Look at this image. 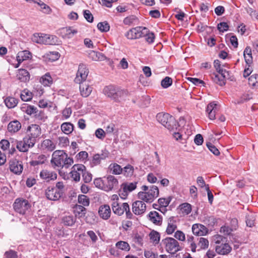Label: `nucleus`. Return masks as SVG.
<instances>
[{
  "instance_id": "4468645a",
  "label": "nucleus",
  "mask_w": 258,
  "mask_h": 258,
  "mask_svg": "<svg viewBox=\"0 0 258 258\" xmlns=\"http://www.w3.org/2000/svg\"><path fill=\"white\" fill-rule=\"evenodd\" d=\"M53 186H49L45 190V194L47 199L50 201H57L61 197V192L58 191Z\"/></svg>"
},
{
  "instance_id": "473e14b6",
  "label": "nucleus",
  "mask_w": 258,
  "mask_h": 258,
  "mask_svg": "<svg viewBox=\"0 0 258 258\" xmlns=\"http://www.w3.org/2000/svg\"><path fill=\"white\" fill-rule=\"evenodd\" d=\"M180 213L182 215H186L189 214L191 211V205L188 203H183L179 206Z\"/></svg>"
},
{
  "instance_id": "680f3d73",
  "label": "nucleus",
  "mask_w": 258,
  "mask_h": 258,
  "mask_svg": "<svg viewBox=\"0 0 258 258\" xmlns=\"http://www.w3.org/2000/svg\"><path fill=\"white\" fill-rule=\"evenodd\" d=\"M4 258H18V255L16 251L10 250L5 252Z\"/></svg>"
},
{
  "instance_id": "de8ad7c7",
  "label": "nucleus",
  "mask_w": 258,
  "mask_h": 258,
  "mask_svg": "<svg viewBox=\"0 0 258 258\" xmlns=\"http://www.w3.org/2000/svg\"><path fill=\"white\" fill-rule=\"evenodd\" d=\"M123 169V174L124 176L126 177H130L131 176L133 173L134 169L133 166H132L131 165H127L126 166H125Z\"/></svg>"
},
{
  "instance_id": "f257e3e1",
  "label": "nucleus",
  "mask_w": 258,
  "mask_h": 258,
  "mask_svg": "<svg viewBox=\"0 0 258 258\" xmlns=\"http://www.w3.org/2000/svg\"><path fill=\"white\" fill-rule=\"evenodd\" d=\"M141 189L142 191L138 193V197L144 202L151 203L159 196V190L157 186L151 185L149 187L144 185Z\"/></svg>"
},
{
  "instance_id": "a18cd8bd",
  "label": "nucleus",
  "mask_w": 258,
  "mask_h": 258,
  "mask_svg": "<svg viewBox=\"0 0 258 258\" xmlns=\"http://www.w3.org/2000/svg\"><path fill=\"white\" fill-rule=\"evenodd\" d=\"M32 97V93L28 90H24L21 94V98L24 101L31 100Z\"/></svg>"
},
{
  "instance_id": "cd10ccee",
  "label": "nucleus",
  "mask_w": 258,
  "mask_h": 258,
  "mask_svg": "<svg viewBox=\"0 0 258 258\" xmlns=\"http://www.w3.org/2000/svg\"><path fill=\"white\" fill-rule=\"evenodd\" d=\"M177 228L176 221L174 217H171L168 219V226L166 229V232L168 234H172Z\"/></svg>"
},
{
  "instance_id": "393cba45",
  "label": "nucleus",
  "mask_w": 258,
  "mask_h": 258,
  "mask_svg": "<svg viewBox=\"0 0 258 258\" xmlns=\"http://www.w3.org/2000/svg\"><path fill=\"white\" fill-rule=\"evenodd\" d=\"M22 125L20 121L14 120L10 122L8 125V131L11 134L17 133L21 128Z\"/></svg>"
},
{
  "instance_id": "f3484780",
  "label": "nucleus",
  "mask_w": 258,
  "mask_h": 258,
  "mask_svg": "<svg viewBox=\"0 0 258 258\" xmlns=\"http://www.w3.org/2000/svg\"><path fill=\"white\" fill-rule=\"evenodd\" d=\"M40 177L46 182L56 179L57 175L54 171L43 169L40 172Z\"/></svg>"
},
{
  "instance_id": "09e8293b",
  "label": "nucleus",
  "mask_w": 258,
  "mask_h": 258,
  "mask_svg": "<svg viewBox=\"0 0 258 258\" xmlns=\"http://www.w3.org/2000/svg\"><path fill=\"white\" fill-rule=\"evenodd\" d=\"M199 241L198 246L201 249H206L209 246V241L207 239L204 237H200L198 238Z\"/></svg>"
},
{
  "instance_id": "603ef678",
  "label": "nucleus",
  "mask_w": 258,
  "mask_h": 258,
  "mask_svg": "<svg viewBox=\"0 0 258 258\" xmlns=\"http://www.w3.org/2000/svg\"><path fill=\"white\" fill-rule=\"evenodd\" d=\"M248 84L252 86H258V75L253 74L248 78Z\"/></svg>"
},
{
  "instance_id": "bf43d9fd",
  "label": "nucleus",
  "mask_w": 258,
  "mask_h": 258,
  "mask_svg": "<svg viewBox=\"0 0 258 258\" xmlns=\"http://www.w3.org/2000/svg\"><path fill=\"white\" fill-rule=\"evenodd\" d=\"M207 147L209 150L212 152L215 155L218 156L220 154L219 150L212 143L209 142L207 143Z\"/></svg>"
},
{
  "instance_id": "6ab92c4d",
  "label": "nucleus",
  "mask_w": 258,
  "mask_h": 258,
  "mask_svg": "<svg viewBox=\"0 0 258 258\" xmlns=\"http://www.w3.org/2000/svg\"><path fill=\"white\" fill-rule=\"evenodd\" d=\"M80 84V91L82 96L87 97L89 96L92 91V88L89 81L83 82Z\"/></svg>"
},
{
  "instance_id": "58836bf2",
  "label": "nucleus",
  "mask_w": 258,
  "mask_h": 258,
  "mask_svg": "<svg viewBox=\"0 0 258 258\" xmlns=\"http://www.w3.org/2000/svg\"><path fill=\"white\" fill-rule=\"evenodd\" d=\"M88 56L95 61L102 60L104 57L101 53L93 50L90 51L89 52Z\"/></svg>"
},
{
  "instance_id": "bb28decb",
  "label": "nucleus",
  "mask_w": 258,
  "mask_h": 258,
  "mask_svg": "<svg viewBox=\"0 0 258 258\" xmlns=\"http://www.w3.org/2000/svg\"><path fill=\"white\" fill-rule=\"evenodd\" d=\"M17 77L18 80L23 82H26L30 79L29 72L25 69H19L18 70Z\"/></svg>"
},
{
  "instance_id": "0eeeda50",
  "label": "nucleus",
  "mask_w": 258,
  "mask_h": 258,
  "mask_svg": "<svg viewBox=\"0 0 258 258\" xmlns=\"http://www.w3.org/2000/svg\"><path fill=\"white\" fill-rule=\"evenodd\" d=\"M66 158V153L63 150H56L52 155L50 163L53 168L62 167L63 161Z\"/></svg>"
},
{
  "instance_id": "79ce46f5",
  "label": "nucleus",
  "mask_w": 258,
  "mask_h": 258,
  "mask_svg": "<svg viewBox=\"0 0 258 258\" xmlns=\"http://www.w3.org/2000/svg\"><path fill=\"white\" fill-rule=\"evenodd\" d=\"M86 209L81 206L77 205L75 209V213L76 216L79 217H82L85 215Z\"/></svg>"
},
{
  "instance_id": "aec40b11",
  "label": "nucleus",
  "mask_w": 258,
  "mask_h": 258,
  "mask_svg": "<svg viewBox=\"0 0 258 258\" xmlns=\"http://www.w3.org/2000/svg\"><path fill=\"white\" fill-rule=\"evenodd\" d=\"M218 110V105L215 102L208 104L206 109V112L210 119L214 120L216 118V113Z\"/></svg>"
},
{
  "instance_id": "052dcab7",
  "label": "nucleus",
  "mask_w": 258,
  "mask_h": 258,
  "mask_svg": "<svg viewBox=\"0 0 258 258\" xmlns=\"http://www.w3.org/2000/svg\"><path fill=\"white\" fill-rule=\"evenodd\" d=\"M138 39L142 37H145L148 32V29L144 27H138Z\"/></svg>"
},
{
  "instance_id": "20e7f679",
  "label": "nucleus",
  "mask_w": 258,
  "mask_h": 258,
  "mask_svg": "<svg viewBox=\"0 0 258 258\" xmlns=\"http://www.w3.org/2000/svg\"><path fill=\"white\" fill-rule=\"evenodd\" d=\"M103 92L105 95L116 102L120 101L122 98L126 94L123 90L113 86L105 87L103 89Z\"/></svg>"
},
{
  "instance_id": "a19ab883",
  "label": "nucleus",
  "mask_w": 258,
  "mask_h": 258,
  "mask_svg": "<svg viewBox=\"0 0 258 258\" xmlns=\"http://www.w3.org/2000/svg\"><path fill=\"white\" fill-rule=\"evenodd\" d=\"M40 82L45 86H48L52 83V79L48 73L43 76L40 79Z\"/></svg>"
},
{
  "instance_id": "e2e57ef3",
  "label": "nucleus",
  "mask_w": 258,
  "mask_h": 258,
  "mask_svg": "<svg viewBox=\"0 0 258 258\" xmlns=\"http://www.w3.org/2000/svg\"><path fill=\"white\" fill-rule=\"evenodd\" d=\"M232 231V228L229 227L228 226L224 225L221 227L220 232L225 235H228Z\"/></svg>"
},
{
  "instance_id": "a211bd4d",
  "label": "nucleus",
  "mask_w": 258,
  "mask_h": 258,
  "mask_svg": "<svg viewBox=\"0 0 258 258\" xmlns=\"http://www.w3.org/2000/svg\"><path fill=\"white\" fill-rule=\"evenodd\" d=\"M146 209V204L143 201H137L133 204V212L136 215H141L143 214Z\"/></svg>"
},
{
  "instance_id": "39448f33",
  "label": "nucleus",
  "mask_w": 258,
  "mask_h": 258,
  "mask_svg": "<svg viewBox=\"0 0 258 258\" xmlns=\"http://www.w3.org/2000/svg\"><path fill=\"white\" fill-rule=\"evenodd\" d=\"M162 244L164 246L166 250L171 254H175L181 249L178 242L173 238L167 237L163 239Z\"/></svg>"
},
{
  "instance_id": "864d4df0",
  "label": "nucleus",
  "mask_w": 258,
  "mask_h": 258,
  "mask_svg": "<svg viewBox=\"0 0 258 258\" xmlns=\"http://www.w3.org/2000/svg\"><path fill=\"white\" fill-rule=\"evenodd\" d=\"M172 79L169 77H166L162 80L161 85L163 88H167L170 86L172 85Z\"/></svg>"
},
{
  "instance_id": "412c9836",
  "label": "nucleus",
  "mask_w": 258,
  "mask_h": 258,
  "mask_svg": "<svg viewBox=\"0 0 258 258\" xmlns=\"http://www.w3.org/2000/svg\"><path fill=\"white\" fill-rule=\"evenodd\" d=\"M127 208H128V204L126 203H124L121 205H119L118 202H116L112 203L113 212L119 216L124 213V210H126Z\"/></svg>"
},
{
  "instance_id": "69168bd1",
  "label": "nucleus",
  "mask_w": 258,
  "mask_h": 258,
  "mask_svg": "<svg viewBox=\"0 0 258 258\" xmlns=\"http://www.w3.org/2000/svg\"><path fill=\"white\" fill-rule=\"evenodd\" d=\"M94 184L95 186L102 190L104 188V177L102 178H96L94 180Z\"/></svg>"
},
{
  "instance_id": "6e6552de",
  "label": "nucleus",
  "mask_w": 258,
  "mask_h": 258,
  "mask_svg": "<svg viewBox=\"0 0 258 258\" xmlns=\"http://www.w3.org/2000/svg\"><path fill=\"white\" fill-rule=\"evenodd\" d=\"M13 206L15 211L22 215L25 214L30 208L28 201L23 198L16 199Z\"/></svg>"
},
{
  "instance_id": "2eb2a0df",
  "label": "nucleus",
  "mask_w": 258,
  "mask_h": 258,
  "mask_svg": "<svg viewBox=\"0 0 258 258\" xmlns=\"http://www.w3.org/2000/svg\"><path fill=\"white\" fill-rule=\"evenodd\" d=\"M85 169V166L83 164H76L72 167V170L70 174L71 177L75 181H79L80 180L81 175L82 176L83 170Z\"/></svg>"
},
{
  "instance_id": "c9c22d12",
  "label": "nucleus",
  "mask_w": 258,
  "mask_h": 258,
  "mask_svg": "<svg viewBox=\"0 0 258 258\" xmlns=\"http://www.w3.org/2000/svg\"><path fill=\"white\" fill-rule=\"evenodd\" d=\"M46 160V157L44 155H40L36 160L31 161L30 163L31 166H35L44 164Z\"/></svg>"
},
{
  "instance_id": "72a5a7b5",
  "label": "nucleus",
  "mask_w": 258,
  "mask_h": 258,
  "mask_svg": "<svg viewBox=\"0 0 258 258\" xmlns=\"http://www.w3.org/2000/svg\"><path fill=\"white\" fill-rule=\"evenodd\" d=\"M138 27L131 29L126 34L125 36L129 39H138Z\"/></svg>"
},
{
  "instance_id": "2f4dec72",
  "label": "nucleus",
  "mask_w": 258,
  "mask_h": 258,
  "mask_svg": "<svg viewBox=\"0 0 258 258\" xmlns=\"http://www.w3.org/2000/svg\"><path fill=\"white\" fill-rule=\"evenodd\" d=\"M5 103L9 108H13L18 104V99L13 97H8L5 99Z\"/></svg>"
},
{
  "instance_id": "f704fd0d",
  "label": "nucleus",
  "mask_w": 258,
  "mask_h": 258,
  "mask_svg": "<svg viewBox=\"0 0 258 258\" xmlns=\"http://www.w3.org/2000/svg\"><path fill=\"white\" fill-rule=\"evenodd\" d=\"M77 32V30L70 27L63 28L62 33H63L64 35L62 37L64 38H71Z\"/></svg>"
},
{
  "instance_id": "3c124183",
  "label": "nucleus",
  "mask_w": 258,
  "mask_h": 258,
  "mask_svg": "<svg viewBox=\"0 0 258 258\" xmlns=\"http://www.w3.org/2000/svg\"><path fill=\"white\" fill-rule=\"evenodd\" d=\"M98 29L101 32H108L110 29V26L109 24L106 22L104 21L103 22H100L97 24Z\"/></svg>"
},
{
  "instance_id": "5701e85b",
  "label": "nucleus",
  "mask_w": 258,
  "mask_h": 258,
  "mask_svg": "<svg viewBox=\"0 0 258 258\" xmlns=\"http://www.w3.org/2000/svg\"><path fill=\"white\" fill-rule=\"evenodd\" d=\"M98 213L100 217L104 220H107L111 215L110 207L107 205H104L99 207Z\"/></svg>"
},
{
  "instance_id": "6e6d98bb",
  "label": "nucleus",
  "mask_w": 258,
  "mask_h": 258,
  "mask_svg": "<svg viewBox=\"0 0 258 258\" xmlns=\"http://www.w3.org/2000/svg\"><path fill=\"white\" fill-rule=\"evenodd\" d=\"M170 201H171L170 197H169L167 199L162 198L159 199L158 200V202L159 204L161 207H167L169 205Z\"/></svg>"
},
{
  "instance_id": "f03ea898",
  "label": "nucleus",
  "mask_w": 258,
  "mask_h": 258,
  "mask_svg": "<svg viewBox=\"0 0 258 258\" xmlns=\"http://www.w3.org/2000/svg\"><path fill=\"white\" fill-rule=\"evenodd\" d=\"M33 42L44 45H56L60 42L58 38L55 35L44 33H35L32 37Z\"/></svg>"
},
{
  "instance_id": "49530a36",
  "label": "nucleus",
  "mask_w": 258,
  "mask_h": 258,
  "mask_svg": "<svg viewBox=\"0 0 258 258\" xmlns=\"http://www.w3.org/2000/svg\"><path fill=\"white\" fill-rule=\"evenodd\" d=\"M149 237L151 241L154 244H157L159 243L160 240V234L159 233L155 231H152L149 234Z\"/></svg>"
},
{
  "instance_id": "f8f14e48",
  "label": "nucleus",
  "mask_w": 258,
  "mask_h": 258,
  "mask_svg": "<svg viewBox=\"0 0 258 258\" xmlns=\"http://www.w3.org/2000/svg\"><path fill=\"white\" fill-rule=\"evenodd\" d=\"M137 182H125L121 185V190L120 191L119 195L122 198H125L128 194L135 190L137 187Z\"/></svg>"
},
{
  "instance_id": "9b49d317",
  "label": "nucleus",
  "mask_w": 258,
  "mask_h": 258,
  "mask_svg": "<svg viewBox=\"0 0 258 258\" xmlns=\"http://www.w3.org/2000/svg\"><path fill=\"white\" fill-rule=\"evenodd\" d=\"M16 146L17 149L20 151L25 152L28 151L30 148L33 147L35 144L33 143L26 137H24L23 140L16 141L14 145Z\"/></svg>"
},
{
  "instance_id": "c03bdc74",
  "label": "nucleus",
  "mask_w": 258,
  "mask_h": 258,
  "mask_svg": "<svg viewBox=\"0 0 258 258\" xmlns=\"http://www.w3.org/2000/svg\"><path fill=\"white\" fill-rule=\"evenodd\" d=\"M78 200V203L82 205L81 206L83 207L88 206L90 204L89 198L84 195H79Z\"/></svg>"
},
{
  "instance_id": "774afa93",
  "label": "nucleus",
  "mask_w": 258,
  "mask_h": 258,
  "mask_svg": "<svg viewBox=\"0 0 258 258\" xmlns=\"http://www.w3.org/2000/svg\"><path fill=\"white\" fill-rule=\"evenodd\" d=\"M174 237L178 240L184 241L185 240V234L183 232L180 230H177L174 234Z\"/></svg>"
},
{
  "instance_id": "c85d7f7f",
  "label": "nucleus",
  "mask_w": 258,
  "mask_h": 258,
  "mask_svg": "<svg viewBox=\"0 0 258 258\" xmlns=\"http://www.w3.org/2000/svg\"><path fill=\"white\" fill-rule=\"evenodd\" d=\"M108 170H109L110 173L115 175L121 174L123 171V169L121 167L115 163L110 164L108 167Z\"/></svg>"
},
{
  "instance_id": "b1692460",
  "label": "nucleus",
  "mask_w": 258,
  "mask_h": 258,
  "mask_svg": "<svg viewBox=\"0 0 258 258\" xmlns=\"http://www.w3.org/2000/svg\"><path fill=\"white\" fill-rule=\"evenodd\" d=\"M232 248L229 244L221 243L216 246L215 250L219 254L225 255L228 254L231 251Z\"/></svg>"
},
{
  "instance_id": "7c9ffc66",
  "label": "nucleus",
  "mask_w": 258,
  "mask_h": 258,
  "mask_svg": "<svg viewBox=\"0 0 258 258\" xmlns=\"http://www.w3.org/2000/svg\"><path fill=\"white\" fill-rule=\"evenodd\" d=\"M123 22L126 25H136L139 23V20L136 16L131 15L125 18Z\"/></svg>"
},
{
  "instance_id": "e433bc0d",
  "label": "nucleus",
  "mask_w": 258,
  "mask_h": 258,
  "mask_svg": "<svg viewBox=\"0 0 258 258\" xmlns=\"http://www.w3.org/2000/svg\"><path fill=\"white\" fill-rule=\"evenodd\" d=\"M115 246L116 248L121 250L128 251L130 250V246L129 244L124 241H119L116 243Z\"/></svg>"
},
{
  "instance_id": "c756f323",
  "label": "nucleus",
  "mask_w": 258,
  "mask_h": 258,
  "mask_svg": "<svg viewBox=\"0 0 258 258\" xmlns=\"http://www.w3.org/2000/svg\"><path fill=\"white\" fill-rule=\"evenodd\" d=\"M61 130L65 134L69 135L74 130V125L69 122H63L60 126Z\"/></svg>"
},
{
  "instance_id": "4be33fe9",
  "label": "nucleus",
  "mask_w": 258,
  "mask_h": 258,
  "mask_svg": "<svg viewBox=\"0 0 258 258\" xmlns=\"http://www.w3.org/2000/svg\"><path fill=\"white\" fill-rule=\"evenodd\" d=\"M148 219L153 224L160 225L162 221V217L157 212L151 211L148 215Z\"/></svg>"
},
{
  "instance_id": "4d7b16f0",
  "label": "nucleus",
  "mask_w": 258,
  "mask_h": 258,
  "mask_svg": "<svg viewBox=\"0 0 258 258\" xmlns=\"http://www.w3.org/2000/svg\"><path fill=\"white\" fill-rule=\"evenodd\" d=\"M69 140L67 137H59L58 138V145L61 147H65L69 145Z\"/></svg>"
},
{
  "instance_id": "5fc2aeb1",
  "label": "nucleus",
  "mask_w": 258,
  "mask_h": 258,
  "mask_svg": "<svg viewBox=\"0 0 258 258\" xmlns=\"http://www.w3.org/2000/svg\"><path fill=\"white\" fill-rule=\"evenodd\" d=\"M82 177L85 182L89 183L92 180V174L86 170V169L83 170Z\"/></svg>"
},
{
  "instance_id": "13d9d810",
  "label": "nucleus",
  "mask_w": 258,
  "mask_h": 258,
  "mask_svg": "<svg viewBox=\"0 0 258 258\" xmlns=\"http://www.w3.org/2000/svg\"><path fill=\"white\" fill-rule=\"evenodd\" d=\"M74 163V160L72 158L69 157L67 154L66 153V158L63 161V165L62 168L65 167L66 168H69Z\"/></svg>"
},
{
  "instance_id": "37998d69",
  "label": "nucleus",
  "mask_w": 258,
  "mask_h": 258,
  "mask_svg": "<svg viewBox=\"0 0 258 258\" xmlns=\"http://www.w3.org/2000/svg\"><path fill=\"white\" fill-rule=\"evenodd\" d=\"M62 222L64 225L68 226H71L74 224L76 222V219L72 216H66L62 219Z\"/></svg>"
},
{
  "instance_id": "7ed1b4c3",
  "label": "nucleus",
  "mask_w": 258,
  "mask_h": 258,
  "mask_svg": "<svg viewBox=\"0 0 258 258\" xmlns=\"http://www.w3.org/2000/svg\"><path fill=\"white\" fill-rule=\"evenodd\" d=\"M156 119L159 122L170 131L177 130L179 126L174 117L167 113H158L156 115Z\"/></svg>"
},
{
  "instance_id": "338daca9",
  "label": "nucleus",
  "mask_w": 258,
  "mask_h": 258,
  "mask_svg": "<svg viewBox=\"0 0 258 258\" xmlns=\"http://www.w3.org/2000/svg\"><path fill=\"white\" fill-rule=\"evenodd\" d=\"M217 28L219 31L223 32L228 30L229 26L226 22H221L218 24Z\"/></svg>"
},
{
  "instance_id": "4c0bfd02",
  "label": "nucleus",
  "mask_w": 258,
  "mask_h": 258,
  "mask_svg": "<svg viewBox=\"0 0 258 258\" xmlns=\"http://www.w3.org/2000/svg\"><path fill=\"white\" fill-rule=\"evenodd\" d=\"M201 224H195L192 226V231L194 234L197 235H204L206 234V231H201V229L203 228Z\"/></svg>"
},
{
  "instance_id": "a878e982",
  "label": "nucleus",
  "mask_w": 258,
  "mask_h": 258,
  "mask_svg": "<svg viewBox=\"0 0 258 258\" xmlns=\"http://www.w3.org/2000/svg\"><path fill=\"white\" fill-rule=\"evenodd\" d=\"M41 147L43 149L51 152L55 149L56 143L49 139H46L42 142Z\"/></svg>"
},
{
  "instance_id": "0e129e2a",
  "label": "nucleus",
  "mask_w": 258,
  "mask_h": 258,
  "mask_svg": "<svg viewBox=\"0 0 258 258\" xmlns=\"http://www.w3.org/2000/svg\"><path fill=\"white\" fill-rule=\"evenodd\" d=\"M147 33V35L145 36L146 41L149 43H153L155 39L154 34L153 32H150L149 30Z\"/></svg>"
},
{
  "instance_id": "ddd939ff",
  "label": "nucleus",
  "mask_w": 258,
  "mask_h": 258,
  "mask_svg": "<svg viewBox=\"0 0 258 258\" xmlns=\"http://www.w3.org/2000/svg\"><path fill=\"white\" fill-rule=\"evenodd\" d=\"M229 76V72L227 71H221V73H214L212 75V79L215 83L222 86L225 84V79Z\"/></svg>"
},
{
  "instance_id": "9d476101",
  "label": "nucleus",
  "mask_w": 258,
  "mask_h": 258,
  "mask_svg": "<svg viewBox=\"0 0 258 258\" xmlns=\"http://www.w3.org/2000/svg\"><path fill=\"white\" fill-rule=\"evenodd\" d=\"M89 73L88 69H87L86 66L81 64L79 66L78 70L75 79V82L76 83L80 84L83 82H86L87 77Z\"/></svg>"
},
{
  "instance_id": "dca6fc26",
  "label": "nucleus",
  "mask_w": 258,
  "mask_h": 258,
  "mask_svg": "<svg viewBox=\"0 0 258 258\" xmlns=\"http://www.w3.org/2000/svg\"><path fill=\"white\" fill-rule=\"evenodd\" d=\"M9 168L11 172L16 174H20L23 169V166L21 161L16 159H12L9 161Z\"/></svg>"
},
{
  "instance_id": "423d86ee",
  "label": "nucleus",
  "mask_w": 258,
  "mask_h": 258,
  "mask_svg": "<svg viewBox=\"0 0 258 258\" xmlns=\"http://www.w3.org/2000/svg\"><path fill=\"white\" fill-rule=\"evenodd\" d=\"M41 134V129L40 126L36 124H32L29 125L26 130V136H25L33 143L35 144L36 139Z\"/></svg>"
},
{
  "instance_id": "1a4fd4ad",
  "label": "nucleus",
  "mask_w": 258,
  "mask_h": 258,
  "mask_svg": "<svg viewBox=\"0 0 258 258\" xmlns=\"http://www.w3.org/2000/svg\"><path fill=\"white\" fill-rule=\"evenodd\" d=\"M118 181L117 179L113 175H108L104 177V188L103 190L110 191L117 188Z\"/></svg>"
},
{
  "instance_id": "8fccbe9b",
  "label": "nucleus",
  "mask_w": 258,
  "mask_h": 258,
  "mask_svg": "<svg viewBox=\"0 0 258 258\" xmlns=\"http://www.w3.org/2000/svg\"><path fill=\"white\" fill-rule=\"evenodd\" d=\"M25 106L23 108H26L25 112L28 115H32L35 114L36 116L37 115V108L31 105H28L27 104L25 105Z\"/></svg>"
},
{
  "instance_id": "ea45409f",
  "label": "nucleus",
  "mask_w": 258,
  "mask_h": 258,
  "mask_svg": "<svg viewBox=\"0 0 258 258\" xmlns=\"http://www.w3.org/2000/svg\"><path fill=\"white\" fill-rule=\"evenodd\" d=\"M26 54H29L27 51H23L19 52L17 56V60L18 63L16 65L15 68H18L20 63L26 58H29L28 56H26Z\"/></svg>"
}]
</instances>
